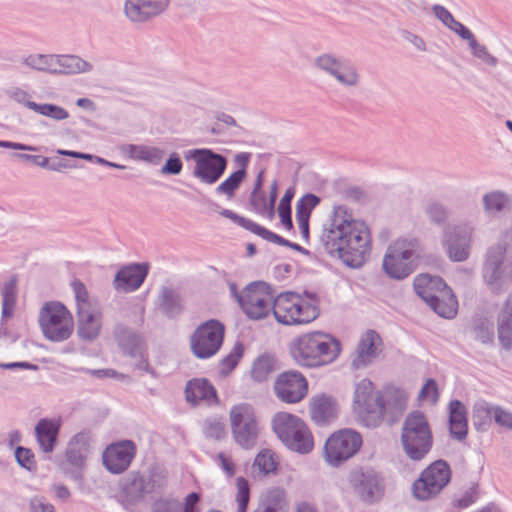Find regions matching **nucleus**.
I'll return each mask as SVG.
<instances>
[{
	"mask_svg": "<svg viewBox=\"0 0 512 512\" xmlns=\"http://www.w3.org/2000/svg\"><path fill=\"white\" fill-rule=\"evenodd\" d=\"M494 406L485 400L475 402L472 410V423L476 431L486 432L494 421Z\"/></svg>",
	"mask_w": 512,
	"mask_h": 512,
	"instance_id": "nucleus-37",
	"label": "nucleus"
},
{
	"mask_svg": "<svg viewBox=\"0 0 512 512\" xmlns=\"http://www.w3.org/2000/svg\"><path fill=\"white\" fill-rule=\"evenodd\" d=\"M114 338L125 356L138 358L146 352V342L142 334L133 328L117 323L113 330Z\"/></svg>",
	"mask_w": 512,
	"mask_h": 512,
	"instance_id": "nucleus-21",
	"label": "nucleus"
},
{
	"mask_svg": "<svg viewBox=\"0 0 512 512\" xmlns=\"http://www.w3.org/2000/svg\"><path fill=\"white\" fill-rule=\"evenodd\" d=\"M294 318L297 325L308 324L318 318L320 311L315 303L305 301L299 294L294 293Z\"/></svg>",
	"mask_w": 512,
	"mask_h": 512,
	"instance_id": "nucleus-40",
	"label": "nucleus"
},
{
	"mask_svg": "<svg viewBox=\"0 0 512 512\" xmlns=\"http://www.w3.org/2000/svg\"><path fill=\"white\" fill-rule=\"evenodd\" d=\"M283 444L291 451L300 454L309 453L313 449L314 442L312 433L305 422L301 424Z\"/></svg>",
	"mask_w": 512,
	"mask_h": 512,
	"instance_id": "nucleus-35",
	"label": "nucleus"
},
{
	"mask_svg": "<svg viewBox=\"0 0 512 512\" xmlns=\"http://www.w3.org/2000/svg\"><path fill=\"white\" fill-rule=\"evenodd\" d=\"M273 371V363L268 356H259L252 364L251 377L256 382H264Z\"/></svg>",
	"mask_w": 512,
	"mask_h": 512,
	"instance_id": "nucleus-50",
	"label": "nucleus"
},
{
	"mask_svg": "<svg viewBox=\"0 0 512 512\" xmlns=\"http://www.w3.org/2000/svg\"><path fill=\"white\" fill-rule=\"evenodd\" d=\"M494 422L507 430H512V412L502 406H494Z\"/></svg>",
	"mask_w": 512,
	"mask_h": 512,
	"instance_id": "nucleus-60",
	"label": "nucleus"
},
{
	"mask_svg": "<svg viewBox=\"0 0 512 512\" xmlns=\"http://www.w3.org/2000/svg\"><path fill=\"white\" fill-rule=\"evenodd\" d=\"M229 418L234 441L243 449L255 447L260 425L254 407L249 403L236 404L230 409Z\"/></svg>",
	"mask_w": 512,
	"mask_h": 512,
	"instance_id": "nucleus-7",
	"label": "nucleus"
},
{
	"mask_svg": "<svg viewBox=\"0 0 512 512\" xmlns=\"http://www.w3.org/2000/svg\"><path fill=\"white\" fill-rule=\"evenodd\" d=\"M428 306L439 316L451 319L457 314L458 302L451 288H448V295L437 296L436 300L430 302Z\"/></svg>",
	"mask_w": 512,
	"mask_h": 512,
	"instance_id": "nucleus-41",
	"label": "nucleus"
},
{
	"mask_svg": "<svg viewBox=\"0 0 512 512\" xmlns=\"http://www.w3.org/2000/svg\"><path fill=\"white\" fill-rule=\"evenodd\" d=\"M382 421L395 422L406 408V397L399 389L388 388L380 391Z\"/></svg>",
	"mask_w": 512,
	"mask_h": 512,
	"instance_id": "nucleus-26",
	"label": "nucleus"
},
{
	"mask_svg": "<svg viewBox=\"0 0 512 512\" xmlns=\"http://www.w3.org/2000/svg\"><path fill=\"white\" fill-rule=\"evenodd\" d=\"M55 62V55H45V54H37V55H29L24 59V64L29 66L32 69H36L39 71L48 72L53 74Z\"/></svg>",
	"mask_w": 512,
	"mask_h": 512,
	"instance_id": "nucleus-53",
	"label": "nucleus"
},
{
	"mask_svg": "<svg viewBox=\"0 0 512 512\" xmlns=\"http://www.w3.org/2000/svg\"><path fill=\"white\" fill-rule=\"evenodd\" d=\"M244 355V345L241 342H236L231 351L223 357L219 362V373L222 376H227L235 369L240 359Z\"/></svg>",
	"mask_w": 512,
	"mask_h": 512,
	"instance_id": "nucleus-47",
	"label": "nucleus"
},
{
	"mask_svg": "<svg viewBox=\"0 0 512 512\" xmlns=\"http://www.w3.org/2000/svg\"><path fill=\"white\" fill-rule=\"evenodd\" d=\"M225 326L217 319H210L194 330V356L207 359L214 356L222 347Z\"/></svg>",
	"mask_w": 512,
	"mask_h": 512,
	"instance_id": "nucleus-13",
	"label": "nucleus"
},
{
	"mask_svg": "<svg viewBox=\"0 0 512 512\" xmlns=\"http://www.w3.org/2000/svg\"><path fill=\"white\" fill-rule=\"evenodd\" d=\"M101 327V322L96 319V315L79 305L77 309V334L79 338L85 341H93L100 335Z\"/></svg>",
	"mask_w": 512,
	"mask_h": 512,
	"instance_id": "nucleus-29",
	"label": "nucleus"
},
{
	"mask_svg": "<svg viewBox=\"0 0 512 512\" xmlns=\"http://www.w3.org/2000/svg\"><path fill=\"white\" fill-rule=\"evenodd\" d=\"M469 47L472 50V54L487 65L495 67L498 64V59L490 54L487 47L478 43L477 40L470 43Z\"/></svg>",
	"mask_w": 512,
	"mask_h": 512,
	"instance_id": "nucleus-58",
	"label": "nucleus"
},
{
	"mask_svg": "<svg viewBox=\"0 0 512 512\" xmlns=\"http://www.w3.org/2000/svg\"><path fill=\"white\" fill-rule=\"evenodd\" d=\"M228 159L209 148L194 149V177L208 186L216 184L224 175Z\"/></svg>",
	"mask_w": 512,
	"mask_h": 512,
	"instance_id": "nucleus-12",
	"label": "nucleus"
},
{
	"mask_svg": "<svg viewBox=\"0 0 512 512\" xmlns=\"http://www.w3.org/2000/svg\"><path fill=\"white\" fill-rule=\"evenodd\" d=\"M189 294L180 284L167 283L159 289L155 308L168 320H178L187 311Z\"/></svg>",
	"mask_w": 512,
	"mask_h": 512,
	"instance_id": "nucleus-15",
	"label": "nucleus"
},
{
	"mask_svg": "<svg viewBox=\"0 0 512 512\" xmlns=\"http://www.w3.org/2000/svg\"><path fill=\"white\" fill-rule=\"evenodd\" d=\"M274 393L281 402L298 403L308 393V382L298 371H284L277 376L274 382Z\"/></svg>",
	"mask_w": 512,
	"mask_h": 512,
	"instance_id": "nucleus-18",
	"label": "nucleus"
},
{
	"mask_svg": "<svg viewBox=\"0 0 512 512\" xmlns=\"http://www.w3.org/2000/svg\"><path fill=\"white\" fill-rule=\"evenodd\" d=\"M401 445L406 456L414 462L423 460L431 451L433 435L422 411H412L406 416L401 429Z\"/></svg>",
	"mask_w": 512,
	"mask_h": 512,
	"instance_id": "nucleus-4",
	"label": "nucleus"
},
{
	"mask_svg": "<svg viewBox=\"0 0 512 512\" xmlns=\"http://www.w3.org/2000/svg\"><path fill=\"white\" fill-rule=\"evenodd\" d=\"M29 109L57 121L69 117V113L65 108L54 103H29Z\"/></svg>",
	"mask_w": 512,
	"mask_h": 512,
	"instance_id": "nucleus-48",
	"label": "nucleus"
},
{
	"mask_svg": "<svg viewBox=\"0 0 512 512\" xmlns=\"http://www.w3.org/2000/svg\"><path fill=\"white\" fill-rule=\"evenodd\" d=\"M167 485V476L158 467H152L147 474L132 471L120 481L118 501L123 505H135L146 495L161 494Z\"/></svg>",
	"mask_w": 512,
	"mask_h": 512,
	"instance_id": "nucleus-5",
	"label": "nucleus"
},
{
	"mask_svg": "<svg viewBox=\"0 0 512 512\" xmlns=\"http://www.w3.org/2000/svg\"><path fill=\"white\" fill-rule=\"evenodd\" d=\"M361 445L360 433L351 429H341L326 440L323 455L329 465L338 467L352 458L360 450Z\"/></svg>",
	"mask_w": 512,
	"mask_h": 512,
	"instance_id": "nucleus-10",
	"label": "nucleus"
},
{
	"mask_svg": "<svg viewBox=\"0 0 512 512\" xmlns=\"http://www.w3.org/2000/svg\"><path fill=\"white\" fill-rule=\"evenodd\" d=\"M200 400L205 401L209 406L219 404L215 387L205 378H194V406Z\"/></svg>",
	"mask_w": 512,
	"mask_h": 512,
	"instance_id": "nucleus-43",
	"label": "nucleus"
},
{
	"mask_svg": "<svg viewBox=\"0 0 512 512\" xmlns=\"http://www.w3.org/2000/svg\"><path fill=\"white\" fill-rule=\"evenodd\" d=\"M128 153L130 158L145 161L152 165L160 164L165 155L163 149L139 144H129Z\"/></svg>",
	"mask_w": 512,
	"mask_h": 512,
	"instance_id": "nucleus-39",
	"label": "nucleus"
},
{
	"mask_svg": "<svg viewBox=\"0 0 512 512\" xmlns=\"http://www.w3.org/2000/svg\"><path fill=\"white\" fill-rule=\"evenodd\" d=\"M341 352L338 339L328 333L314 331L295 338L290 345L293 360L302 367L317 368L332 363Z\"/></svg>",
	"mask_w": 512,
	"mask_h": 512,
	"instance_id": "nucleus-2",
	"label": "nucleus"
},
{
	"mask_svg": "<svg viewBox=\"0 0 512 512\" xmlns=\"http://www.w3.org/2000/svg\"><path fill=\"white\" fill-rule=\"evenodd\" d=\"M484 211L489 215L510 210L512 207L511 197L502 191H492L483 196Z\"/></svg>",
	"mask_w": 512,
	"mask_h": 512,
	"instance_id": "nucleus-38",
	"label": "nucleus"
},
{
	"mask_svg": "<svg viewBox=\"0 0 512 512\" xmlns=\"http://www.w3.org/2000/svg\"><path fill=\"white\" fill-rule=\"evenodd\" d=\"M321 202L320 197L313 193H307L296 203V217L310 219L312 210Z\"/></svg>",
	"mask_w": 512,
	"mask_h": 512,
	"instance_id": "nucleus-54",
	"label": "nucleus"
},
{
	"mask_svg": "<svg viewBox=\"0 0 512 512\" xmlns=\"http://www.w3.org/2000/svg\"><path fill=\"white\" fill-rule=\"evenodd\" d=\"M503 257L501 254L489 253L483 266V278L486 284L493 290L499 291L502 280Z\"/></svg>",
	"mask_w": 512,
	"mask_h": 512,
	"instance_id": "nucleus-34",
	"label": "nucleus"
},
{
	"mask_svg": "<svg viewBox=\"0 0 512 512\" xmlns=\"http://www.w3.org/2000/svg\"><path fill=\"white\" fill-rule=\"evenodd\" d=\"M413 288L416 294L428 305L437 296L448 295L446 282L439 276H431L429 274H420L413 281Z\"/></svg>",
	"mask_w": 512,
	"mask_h": 512,
	"instance_id": "nucleus-24",
	"label": "nucleus"
},
{
	"mask_svg": "<svg viewBox=\"0 0 512 512\" xmlns=\"http://www.w3.org/2000/svg\"><path fill=\"white\" fill-rule=\"evenodd\" d=\"M182 160L180 156L173 152L169 155L160 172L164 175H178L182 170Z\"/></svg>",
	"mask_w": 512,
	"mask_h": 512,
	"instance_id": "nucleus-59",
	"label": "nucleus"
},
{
	"mask_svg": "<svg viewBox=\"0 0 512 512\" xmlns=\"http://www.w3.org/2000/svg\"><path fill=\"white\" fill-rule=\"evenodd\" d=\"M137 453V446L131 439H123L109 444L102 454L105 469L115 475L126 471Z\"/></svg>",
	"mask_w": 512,
	"mask_h": 512,
	"instance_id": "nucleus-17",
	"label": "nucleus"
},
{
	"mask_svg": "<svg viewBox=\"0 0 512 512\" xmlns=\"http://www.w3.org/2000/svg\"><path fill=\"white\" fill-rule=\"evenodd\" d=\"M62 426V419L44 417L38 420L35 425V437L39 448L44 453H52L59 440Z\"/></svg>",
	"mask_w": 512,
	"mask_h": 512,
	"instance_id": "nucleus-23",
	"label": "nucleus"
},
{
	"mask_svg": "<svg viewBox=\"0 0 512 512\" xmlns=\"http://www.w3.org/2000/svg\"><path fill=\"white\" fill-rule=\"evenodd\" d=\"M498 340L507 351L512 349V300H507L497 321Z\"/></svg>",
	"mask_w": 512,
	"mask_h": 512,
	"instance_id": "nucleus-33",
	"label": "nucleus"
},
{
	"mask_svg": "<svg viewBox=\"0 0 512 512\" xmlns=\"http://www.w3.org/2000/svg\"><path fill=\"white\" fill-rule=\"evenodd\" d=\"M203 433L207 438L220 440L225 434V424L219 418H207L203 423Z\"/></svg>",
	"mask_w": 512,
	"mask_h": 512,
	"instance_id": "nucleus-56",
	"label": "nucleus"
},
{
	"mask_svg": "<svg viewBox=\"0 0 512 512\" xmlns=\"http://www.w3.org/2000/svg\"><path fill=\"white\" fill-rule=\"evenodd\" d=\"M427 214L429 219L436 224L444 223L448 217L446 208L439 203L430 204L427 208Z\"/></svg>",
	"mask_w": 512,
	"mask_h": 512,
	"instance_id": "nucleus-63",
	"label": "nucleus"
},
{
	"mask_svg": "<svg viewBox=\"0 0 512 512\" xmlns=\"http://www.w3.org/2000/svg\"><path fill=\"white\" fill-rule=\"evenodd\" d=\"M250 204L256 213L268 218V202L266 200L265 194L262 191L251 192Z\"/></svg>",
	"mask_w": 512,
	"mask_h": 512,
	"instance_id": "nucleus-62",
	"label": "nucleus"
},
{
	"mask_svg": "<svg viewBox=\"0 0 512 512\" xmlns=\"http://www.w3.org/2000/svg\"><path fill=\"white\" fill-rule=\"evenodd\" d=\"M449 432L453 439L463 441L468 434V419L466 406L457 399L449 403Z\"/></svg>",
	"mask_w": 512,
	"mask_h": 512,
	"instance_id": "nucleus-27",
	"label": "nucleus"
},
{
	"mask_svg": "<svg viewBox=\"0 0 512 512\" xmlns=\"http://www.w3.org/2000/svg\"><path fill=\"white\" fill-rule=\"evenodd\" d=\"M304 421L298 416L279 412L272 419V428L282 443L287 440L290 435L299 428Z\"/></svg>",
	"mask_w": 512,
	"mask_h": 512,
	"instance_id": "nucleus-36",
	"label": "nucleus"
},
{
	"mask_svg": "<svg viewBox=\"0 0 512 512\" xmlns=\"http://www.w3.org/2000/svg\"><path fill=\"white\" fill-rule=\"evenodd\" d=\"M309 413L315 425L324 427L337 418L338 404L333 397L326 394H318L310 399Z\"/></svg>",
	"mask_w": 512,
	"mask_h": 512,
	"instance_id": "nucleus-22",
	"label": "nucleus"
},
{
	"mask_svg": "<svg viewBox=\"0 0 512 512\" xmlns=\"http://www.w3.org/2000/svg\"><path fill=\"white\" fill-rule=\"evenodd\" d=\"M450 480L449 464L442 459L436 460L424 469L420 477L413 483V494L419 500H427L439 494Z\"/></svg>",
	"mask_w": 512,
	"mask_h": 512,
	"instance_id": "nucleus-11",
	"label": "nucleus"
},
{
	"mask_svg": "<svg viewBox=\"0 0 512 512\" xmlns=\"http://www.w3.org/2000/svg\"><path fill=\"white\" fill-rule=\"evenodd\" d=\"M149 263L134 262L122 266L115 274L113 286L115 290L130 293L138 290L149 273Z\"/></svg>",
	"mask_w": 512,
	"mask_h": 512,
	"instance_id": "nucleus-20",
	"label": "nucleus"
},
{
	"mask_svg": "<svg viewBox=\"0 0 512 512\" xmlns=\"http://www.w3.org/2000/svg\"><path fill=\"white\" fill-rule=\"evenodd\" d=\"M262 239H264L268 242L275 243L280 246L288 247L292 250H295V251L300 252L305 255L309 254V251L307 249L303 248L302 246L298 245L297 243L291 242V241L283 238L282 236L268 230L267 228L264 231Z\"/></svg>",
	"mask_w": 512,
	"mask_h": 512,
	"instance_id": "nucleus-57",
	"label": "nucleus"
},
{
	"mask_svg": "<svg viewBox=\"0 0 512 512\" xmlns=\"http://www.w3.org/2000/svg\"><path fill=\"white\" fill-rule=\"evenodd\" d=\"M93 66L76 55H55L53 75H70L91 71Z\"/></svg>",
	"mask_w": 512,
	"mask_h": 512,
	"instance_id": "nucleus-31",
	"label": "nucleus"
},
{
	"mask_svg": "<svg viewBox=\"0 0 512 512\" xmlns=\"http://www.w3.org/2000/svg\"><path fill=\"white\" fill-rule=\"evenodd\" d=\"M17 300V278L12 276L11 279L5 283L2 290V303L9 305H16Z\"/></svg>",
	"mask_w": 512,
	"mask_h": 512,
	"instance_id": "nucleus-61",
	"label": "nucleus"
},
{
	"mask_svg": "<svg viewBox=\"0 0 512 512\" xmlns=\"http://www.w3.org/2000/svg\"><path fill=\"white\" fill-rule=\"evenodd\" d=\"M348 481L354 493L366 504L377 503L384 495L382 479L373 469H354Z\"/></svg>",
	"mask_w": 512,
	"mask_h": 512,
	"instance_id": "nucleus-16",
	"label": "nucleus"
},
{
	"mask_svg": "<svg viewBox=\"0 0 512 512\" xmlns=\"http://www.w3.org/2000/svg\"><path fill=\"white\" fill-rule=\"evenodd\" d=\"M14 457L17 464L27 470L28 472H36L37 471V463L35 460L34 452L27 447L18 445L14 450Z\"/></svg>",
	"mask_w": 512,
	"mask_h": 512,
	"instance_id": "nucleus-52",
	"label": "nucleus"
},
{
	"mask_svg": "<svg viewBox=\"0 0 512 512\" xmlns=\"http://www.w3.org/2000/svg\"><path fill=\"white\" fill-rule=\"evenodd\" d=\"M380 391H375L369 379H362L355 385L353 410L367 427H378L382 423Z\"/></svg>",
	"mask_w": 512,
	"mask_h": 512,
	"instance_id": "nucleus-8",
	"label": "nucleus"
},
{
	"mask_svg": "<svg viewBox=\"0 0 512 512\" xmlns=\"http://www.w3.org/2000/svg\"><path fill=\"white\" fill-rule=\"evenodd\" d=\"M124 12L133 22H144L150 19L142 0H126Z\"/></svg>",
	"mask_w": 512,
	"mask_h": 512,
	"instance_id": "nucleus-55",
	"label": "nucleus"
},
{
	"mask_svg": "<svg viewBox=\"0 0 512 512\" xmlns=\"http://www.w3.org/2000/svg\"><path fill=\"white\" fill-rule=\"evenodd\" d=\"M270 289L264 282H253L236 295L237 302L249 319H263L272 311L275 296Z\"/></svg>",
	"mask_w": 512,
	"mask_h": 512,
	"instance_id": "nucleus-9",
	"label": "nucleus"
},
{
	"mask_svg": "<svg viewBox=\"0 0 512 512\" xmlns=\"http://www.w3.org/2000/svg\"><path fill=\"white\" fill-rule=\"evenodd\" d=\"M253 512H288V502L284 489L275 487L268 490L260 499Z\"/></svg>",
	"mask_w": 512,
	"mask_h": 512,
	"instance_id": "nucleus-32",
	"label": "nucleus"
},
{
	"mask_svg": "<svg viewBox=\"0 0 512 512\" xmlns=\"http://www.w3.org/2000/svg\"><path fill=\"white\" fill-rule=\"evenodd\" d=\"M473 228L468 224H460L445 229L443 245L448 257L454 262H463L470 254Z\"/></svg>",
	"mask_w": 512,
	"mask_h": 512,
	"instance_id": "nucleus-19",
	"label": "nucleus"
},
{
	"mask_svg": "<svg viewBox=\"0 0 512 512\" xmlns=\"http://www.w3.org/2000/svg\"><path fill=\"white\" fill-rule=\"evenodd\" d=\"M71 286L75 293L77 309L79 308V305H81L82 307L88 305L89 294L85 284L79 279H74L71 283Z\"/></svg>",
	"mask_w": 512,
	"mask_h": 512,
	"instance_id": "nucleus-64",
	"label": "nucleus"
},
{
	"mask_svg": "<svg viewBox=\"0 0 512 512\" xmlns=\"http://www.w3.org/2000/svg\"><path fill=\"white\" fill-rule=\"evenodd\" d=\"M473 331L475 339L483 344H491L494 341V325L486 318H479L475 320Z\"/></svg>",
	"mask_w": 512,
	"mask_h": 512,
	"instance_id": "nucleus-51",
	"label": "nucleus"
},
{
	"mask_svg": "<svg viewBox=\"0 0 512 512\" xmlns=\"http://www.w3.org/2000/svg\"><path fill=\"white\" fill-rule=\"evenodd\" d=\"M295 194L294 187L286 189L278 205V216L282 226L287 230L293 229L291 202Z\"/></svg>",
	"mask_w": 512,
	"mask_h": 512,
	"instance_id": "nucleus-46",
	"label": "nucleus"
},
{
	"mask_svg": "<svg viewBox=\"0 0 512 512\" xmlns=\"http://www.w3.org/2000/svg\"><path fill=\"white\" fill-rule=\"evenodd\" d=\"M294 292H284L277 295L272 305L276 321L283 325H297L294 318Z\"/></svg>",
	"mask_w": 512,
	"mask_h": 512,
	"instance_id": "nucleus-30",
	"label": "nucleus"
},
{
	"mask_svg": "<svg viewBox=\"0 0 512 512\" xmlns=\"http://www.w3.org/2000/svg\"><path fill=\"white\" fill-rule=\"evenodd\" d=\"M422 254L418 239L400 237L387 247L382 269L389 278L403 280L416 271Z\"/></svg>",
	"mask_w": 512,
	"mask_h": 512,
	"instance_id": "nucleus-3",
	"label": "nucleus"
},
{
	"mask_svg": "<svg viewBox=\"0 0 512 512\" xmlns=\"http://www.w3.org/2000/svg\"><path fill=\"white\" fill-rule=\"evenodd\" d=\"M89 435L81 431L76 433L68 442L66 448L67 462L74 467H83L86 460V453L89 450Z\"/></svg>",
	"mask_w": 512,
	"mask_h": 512,
	"instance_id": "nucleus-28",
	"label": "nucleus"
},
{
	"mask_svg": "<svg viewBox=\"0 0 512 512\" xmlns=\"http://www.w3.org/2000/svg\"><path fill=\"white\" fill-rule=\"evenodd\" d=\"M184 504L176 499H159L155 501L152 512H192V492L184 498Z\"/></svg>",
	"mask_w": 512,
	"mask_h": 512,
	"instance_id": "nucleus-44",
	"label": "nucleus"
},
{
	"mask_svg": "<svg viewBox=\"0 0 512 512\" xmlns=\"http://www.w3.org/2000/svg\"><path fill=\"white\" fill-rule=\"evenodd\" d=\"M39 326L44 337L51 342H63L73 332V317L61 302L45 303L40 309Z\"/></svg>",
	"mask_w": 512,
	"mask_h": 512,
	"instance_id": "nucleus-6",
	"label": "nucleus"
},
{
	"mask_svg": "<svg viewBox=\"0 0 512 512\" xmlns=\"http://www.w3.org/2000/svg\"><path fill=\"white\" fill-rule=\"evenodd\" d=\"M319 241L325 252L346 266L360 268L369 257L371 238L364 222L355 220L345 205H334L323 223Z\"/></svg>",
	"mask_w": 512,
	"mask_h": 512,
	"instance_id": "nucleus-1",
	"label": "nucleus"
},
{
	"mask_svg": "<svg viewBox=\"0 0 512 512\" xmlns=\"http://www.w3.org/2000/svg\"><path fill=\"white\" fill-rule=\"evenodd\" d=\"M316 69L336 79L344 87H355L359 84L360 75L354 64L341 59L333 53H322L313 60Z\"/></svg>",
	"mask_w": 512,
	"mask_h": 512,
	"instance_id": "nucleus-14",
	"label": "nucleus"
},
{
	"mask_svg": "<svg viewBox=\"0 0 512 512\" xmlns=\"http://www.w3.org/2000/svg\"><path fill=\"white\" fill-rule=\"evenodd\" d=\"M381 343V337L375 330H367L357 345L356 356L351 362L352 367L357 370L371 364L377 356V346Z\"/></svg>",
	"mask_w": 512,
	"mask_h": 512,
	"instance_id": "nucleus-25",
	"label": "nucleus"
},
{
	"mask_svg": "<svg viewBox=\"0 0 512 512\" xmlns=\"http://www.w3.org/2000/svg\"><path fill=\"white\" fill-rule=\"evenodd\" d=\"M219 213L221 216H223L227 219H230L235 224L243 227L244 229H246V230L250 231L251 233L262 238L264 231L266 229L265 227L255 223L254 221H252L248 218L240 216L237 213H235L229 209H222Z\"/></svg>",
	"mask_w": 512,
	"mask_h": 512,
	"instance_id": "nucleus-49",
	"label": "nucleus"
},
{
	"mask_svg": "<svg viewBox=\"0 0 512 512\" xmlns=\"http://www.w3.org/2000/svg\"><path fill=\"white\" fill-rule=\"evenodd\" d=\"M246 177L247 172H244L243 169H238L232 172L215 188V194L218 196H225L227 200L233 199Z\"/></svg>",
	"mask_w": 512,
	"mask_h": 512,
	"instance_id": "nucleus-42",
	"label": "nucleus"
},
{
	"mask_svg": "<svg viewBox=\"0 0 512 512\" xmlns=\"http://www.w3.org/2000/svg\"><path fill=\"white\" fill-rule=\"evenodd\" d=\"M277 468V462L271 450L264 449L260 451L253 462V474L255 476H266L274 472Z\"/></svg>",
	"mask_w": 512,
	"mask_h": 512,
	"instance_id": "nucleus-45",
	"label": "nucleus"
}]
</instances>
